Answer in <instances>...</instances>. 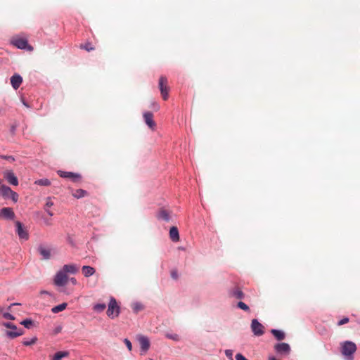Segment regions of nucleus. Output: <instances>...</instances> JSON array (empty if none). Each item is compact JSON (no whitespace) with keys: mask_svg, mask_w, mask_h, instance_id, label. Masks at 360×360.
Instances as JSON below:
<instances>
[{"mask_svg":"<svg viewBox=\"0 0 360 360\" xmlns=\"http://www.w3.org/2000/svg\"><path fill=\"white\" fill-rule=\"evenodd\" d=\"M0 195L4 199H11L14 202L18 200V194L10 187L2 185L0 186Z\"/></svg>","mask_w":360,"mask_h":360,"instance_id":"f257e3e1","label":"nucleus"},{"mask_svg":"<svg viewBox=\"0 0 360 360\" xmlns=\"http://www.w3.org/2000/svg\"><path fill=\"white\" fill-rule=\"evenodd\" d=\"M106 313L108 316L111 319L117 317L120 314V307L118 306L116 300L112 297H110Z\"/></svg>","mask_w":360,"mask_h":360,"instance_id":"f03ea898","label":"nucleus"},{"mask_svg":"<svg viewBox=\"0 0 360 360\" xmlns=\"http://www.w3.org/2000/svg\"><path fill=\"white\" fill-rule=\"evenodd\" d=\"M75 271H58L54 278V283L58 286H64L69 282V276L67 273Z\"/></svg>","mask_w":360,"mask_h":360,"instance_id":"7ed1b4c3","label":"nucleus"},{"mask_svg":"<svg viewBox=\"0 0 360 360\" xmlns=\"http://www.w3.org/2000/svg\"><path fill=\"white\" fill-rule=\"evenodd\" d=\"M356 349V345L350 341H346L342 346V354L344 356H350L353 354Z\"/></svg>","mask_w":360,"mask_h":360,"instance_id":"20e7f679","label":"nucleus"},{"mask_svg":"<svg viewBox=\"0 0 360 360\" xmlns=\"http://www.w3.org/2000/svg\"><path fill=\"white\" fill-rule=\"evenodd\" d=\"M4 326L8 328H11V330H13L11 331H6L7 336L11 338H15L23 334L22 330H18L16 326L12 323H4Z\"/></svg>","mask_w":360,"mask_h":360,"instance_id":"39448f33","label":"nucleus"},{"mask_svg":"<svg viewBox=\"0 0 360 360\" xmlns=\"http://www.w3.org/2000/svg\"><path fill=\"white\" fill-rule=\"evenodd\" d=\"M251 330L256 336H262L264 333V326L257 319L252 320Z\"/></svg>","mask_w":360,"mask_h":360,"instance_id":"423d86ee","label":"nucleus"},{"mask_svg":"<svg viewBox=\"0 0 360 360\" xmlns=\"http://www.w3.org/2000/svg\"><path fill=\"white\" fill-rule=\"evenodd\" d=\"M159 88L162 98L165 101L168 98L167 79L165 76H161L159 79Z\"/></svg>","mask_w":360,"mask_h":360,"instance_id":"0eeeda50","label":"nucleus"},{"mask_svg":"<svg viewBox=\"0 0 360 360\" xmlns=\"http://www.w3.org/2000/svg\"><path fill=\"white\" fill-rule=\"evenodd\" d=\"M79 269H81V270H83V271H93L94 270V269L90 266H87V265H83L82 267L77 264H65L62 269L61 270H63V271H75V270H79Z\"/></svg>","mask_w":360,"mask_h":360,"instance_id":"6e6552de","label":"nucleus"},{"mask_svg":"<svg viewBox=\"0 0 360 360\" xmlns=\"http://www.w3.org/2000/svg\"><path fill=\"white\" fill-rule=\"evenodd\" d=\"M12 44L20 49H26L32 50V46L28 44V41L25 39L22 38H17L13 39L11 41Z\"/></svg>","mask_w":360,"mask_h":360,"instance_id":"1a4fd4ad","label":"nucleus"},{"mask_svg":"<svg viewBox=\"0 0 360 360\" xmlns=\"http://www.w3.org/2000/svg\"><path fill=\"white\" fill-rule=\"evenodd\" d=\"M16 233L18 237L22 240H27L29 238V233L24 228L22 224L17 221H15Z\"/></svg>","mask_w":360,"mask_h":360,"instance_id":"9d476101","label":"nucleus"},{"mask_svg":"<svg viewBox=\"0 0 360 360\" xmlns=\"http://www.w3.org/2000/svg\"><path fill=\"white\" fill-rule=\"evenodd\" d=\"M15 217V213L11 207H3L0 210V218L13 220Z\"/></svg>","mask_w":360,"mask_h":360,"instance_id":"9b49d317","label":"nucleus"},{"mask_svg":"<svg viewBox=\"0 0 360 360\" xmlns=\"http://www.w3.org/2000/svg\"><path fill=\"white\" fill-rule=\"evenodd\" d=\"M37 250L40 255L41 256V257L44 259H49L51 256L52 249L49 246L42 244L39 245L37 248Z\"/></svg>","mask_w":360,"mask_h":360,"instance_id":"f8f14e48","label":"nucleus"},{"mask_svg":"<svg viewBox=\"0 0 360 360\" xmlns=\"http://www.w3.org/2000/svg\"><path fill=\"white\" fill-rule=\"evenodd\" d=\"M58 174L62 178H68L72 179L73 181H77L80 179V175L76 173L65 171H58Z\"/></svg>","mask_w":360,"mask_h":360,"instance_id":"ddd939ff","label":"nucleus"},{"mask_svg":"<svg viewBox=\"0 0 360 360\" xmlns=\"http://www.w3.org/2000/svg\"><path fill=\"white\" fill-rule=\"evenodd\" d=\"M274 349L279 354H289L290 351V345L285 342L276 344Z\"/></svg>","mask_w":360,"mask_h":360,"instance_id":"4468645a","label":"nucleus"},{"mask_svg":"<svg viewBox=\"0 0 360 360\" xmlns=\"http://www.w3.org/2000/svg\"><path fill=\"white\" fill-rule=\"evenodd\" d=\"M138 340L141 346V351L146 352L149 349L150 341L148 338L143 335L138 337Z\"/></svg>","mask_w":360,"mask_h":360,"instance_id":"2eb2a0df","label":"nucleus"},{"mask_svg":"<svg viewBox=\"0 0 360 360\" xmlns=\"http://www.w3.org/2000/svg\"><path fill=\"white\" fill-rule=\"evenodd\" d=\"M143 118L146 124L152 129L155 127V122L153 120V115L150 112H145L143 113Z\"/></svg>","mask_w":360,"mask_h":360,"instance_id":"dca6fc26","label":"nucleus"},{"mask_svg":"<svg viewBox=\"0 0 360 360\" xmlns=\"http://www.w3.org/2000/svg\"><path fill=\"white\" fill-rule=\"evenodd\" d=\"M4 176L9 184L13 186L18 185V178L15 176L13 171H7L5 172Z\"/></svg>","mask_w":360,"mask_h":360,"instance_id":"f3484780","label":"nucleus"},{"mask_svg":"<svg viewBox=\"0 0 360 360\" xmlns=\"http://www.w3.org/2000/svg\"><path fill=\"white\" fill-rule=\"evenodd\" d=\"M22 82V78L18 74L13 75L11 77V84L14 89H18Z\"/></svg>","mask_w":360,"mask_h":360,"instance_id":"a211bd4d","label":"nucleus"},{"mask_svg":"<svg viewBox=\"0 0 360 360\" xmlns=\"http://www.w3.org/2000/svg\"><path fill=\"white\" fill-rule=\"evenodd\" d=\"M157 218L159 220L169 221L170 220V213L167 210L161 209L157 213Z\"/></svg>","mask_w":360,"mask_h":360,"instance_id":"6ab92c4d","label":"nucleus"},{"mask_svg":"<svg viewBox=\"0 0 360 360\" xmlns=\"http://www.w3.org/2000/svg\"><path fill=\"white\" fill-rule=\"evenodd\" d=\"M169 237L173 242H178L179 240V230L176 226L171 227L169 230Z\"/></svg>","mask_w":360,"mask_h":360,"instance_id":"aec40b11","label":"nucleus"},{"mask_svg":"<svg viewBox=\"0 0 360 360\" xmlns=\"http://www.w3.org/2000/svg\"><path fill=\"white\" fill-rule=\"evenodd\" d=\"M271 332L278 340H283L285 338V333L281 330L272 329Z\"/></svg>","mask_w":360,"mask_h":360,"instance_id":"412c9836","label":"nucleus"},{"mask_svg":"<svg viewBox=\"0 0 360 360\" xmlns=\"http://www.w3.org/2000/svg\"><path fill=\"white\" fill-rule=\"evenodd\" d=\"M68 352H58L54 354L52 360H61L63 358L68 356Z\"/></svg>","mask_w":360,"mask_h":360,"instance_id":"4be33fe9","label":"nucleus"},{"mask_svg":"<svg viewBox=\"0 0 360 360\" xmlns=\"http://www.w3.org/2000/svg\"><path fill=\"white\" fill-rule=\"evenodd\" d=\"M66 307H67V303L63 302L60 304H58V305L53 307L51 311L53 313L56 314V313L63 311L64 309H65Z\"/></svg>","mask_w":360,"mask_h":360,"instance_id":"5701e85b","label":"nucleus"},{"mask_svg":"<svg viewBox=\"0 0 360 360\" xmlns=\"http://www.w3.org/2000/svg\"><path fill=\"white\" fill-rule=\"evenodd\" d=\"M87 192L83 189H77L73 193L72 195L76 198H81L86 195Z\"/></svg>","mask_w":360,"mask_h":360,"instance_id":"b1692460","label":"nucleus"},{"mask_svg":"<svg viewBox=\"0 0 360 360\" xmlns=\"http://www.w3.org/2000/svg\"><path fill=\"white\" fill-rule=\"evenodd\" d=\"M34 184L39 186H49L51 185V181L48 179H40L36 180Z\"/></svg>","mask_w":360,"mask_h":360,"instance_id":"393cba45","label":"nucleus"},{"mask_svg":"<svg viewBox=\"0 0 360 360\" xmlns=\"http://www.w3.org/2000/svg\"><path fill=\"white\" fill-rule=\"evenodd\" d=\"M106 308V305L105 304H96L94 306V310L97 312H101L104 311Z\"/></svg>","mask_w":360,"mask_h":360,"instance_id":"a878e982","label":"nucleus"},{"mask_svg":"<svg viewBox=\"0 0 360 360\" xmlns=\"http://www.w3.org/2000/svg\"><path fill=\"white\" fill-rule=\"evenodd\" d=\"M82 49L87 51H93L94 50V47L92 46V44L89 42H87L84 44H82L81 46H80Z\"/></svg>","mask_w":360,"mask_h":360,"instance_id":"bb28decb","label":"nucleus"},{"mask_svg":"<svg viewBox=\"0 0 360 360\" xmlns=\"http://www.w3.org/2000/svg\"><path fill=\"white\" fill-rule=\"evenodd\" d=\"M27 328H30L33 325V321L31 319H25L21 323Z\"/></svg>","mask_w":360,"mask_h":360,"instance_id":"cd10ccee","label":"nucleus"},{"mask_svg":"<svg viewBox=\"0 0 360 360\" xmlns=\"http://www.w3.org/2000/svg\"><path fill=\"white\" fill-rule=\"evenodd\" d=\"M233 295L234 297H236L237 299H243L244 297L243 292L238 289H236L233 291Z\"/></svg>","mask_w":360,"mask_h":360,"instance_id":"c85d7f7f","label":"nucleus"},{"mask_svg":"<svg viewBox=\"0 0 360 360\" xmlns=\"http://www.w3.org/2000/svg\"><path fill=\"white\" fill-rule=\"evenodd\" d=\"M237 307L245 311H250L249 307L243 302L240 301V302H238Z\"/></svg>","mask_w":360,"mask_h":360,"instance_id":"c756f323","label":"nucleus"},{"mask_svg":"<svg viewBox=\"0 0 360 360\" xmlns=\"http://www.w3.org/2000/svg\"><path fill=\"white\" fill-rule=\"evenodd\" d=\"M37 338L36 337L32 338L30 340H24L22 344L25 346H30L36 343Z\"/></svg>","mask_w":360,"mask_h":360,"instance_id":"7c9ffc66","label":"nucleus"},{"mask_svg":"<svg viewBox=\"0 0 360 360\" xmlns=\"http://www.w3.org/2000/svg\"><path fill=\"white\" fill-rule=\"evenodd\" d=\"M131 307L135 312H138L143 309V305L140 303H135L131 306Z\"/></svg>","mask_w":360,"mask_h":360,"instance_id":"2f4dec72","label":"nucleus"},{"mask_svg":"<svg viewBox=\"0 0 360 360\" xmlns=\"http://www.w3.org/2000/svg\"><path fill=\"white\" fill-rule=\"evenodd\" d=\"M0 158H1L3 160H8V161H10V162H14L15 161V158L13 156H12V155H0Z\"/></svg>","mask_w":360,"mask_h":360,"instance_id":"473e14b6","label":"nucleus"},{"mask_svg":"<svg viewBox=\"0 0 360 360\" xmlns=\"http://www.w3.org/2000/svg\"><path fill=\"white\" fill-rule=\"evenodd\" d=\"M166 336L169 339H172V340H175V341H179V335L177 334H167Z\"/></svg>","mask_w":360,"mask_h":360,"instance_id":"72a5a7b5","label":"nucleus"},{"mask_svg":"<svg viewBox=\"0 0 360 360\" xmlns=\"http://www.w3.org/2000/svg\"><path fill=\"white\" fill-rule=\"evenodd\" d=\"M349 318L347 317H344L343 319H342L341 320H340L338 323V326H342L344 324H346L349 322Z\"/></svg>","mask_w":360,"mask_h":360,"instance_id":"f704fd0d","label":"nucleus"},{"mask_svg":"<svg viewBox=\"0 0 360 360\" xmlns=\"http://www.w3.org/2000/svg\"><path fill=\"white\" fill-rule=\"evenodd\" d=\"M124 344L126 345L127 349L131 351L132 349V345L131 343V342L129 341V340H128L127 338H125L124 340Z\"/></svg>","mask_w":360,"mask_h":360,"instance_id":"c9c22d12","label":"nucleus"},{"mask_svg":"<svg viewBox=\"0 0 360 360\" xmlns=\"http://www.w3.org/2000/svg\"><path fill=\"white\" fill-rule=\"evenodd\" d=\"M53 205V202L51 201V198H48L44 208L49 209Z\"/></svg>","mask_w":360,"mask_h":360,"instance_id":"e433bc0d","label":"nucleus"},{"mask_svg":"<svg viewBox=\"0 0 360 360\" xmlns=\"http://www.w3.org/2000/svg\"><path fill=\"white\" fill-rule=\"evenodd\" d=\"M3 316L4 318L9 320H13L15 319L12 314L7 312L3 313Z\"/></svg>","mask_w":360,"mask_h":360,"instance_id":"4c0bfd02","label":"nucleus"},{"mask_svg":"<svg viewBox=\"0 0 360 360\" xmlns=\"http://www.w3.org/2000/svg\"><path fill=\"white\" fill-rule=\"evenodd\" d=\"M236 360H248L243 355L241 354H237L236 355Z\"/></svg>","mask_w":360,"mask_h":360,"instance_id":"58836bf2","label":"nucleus"},{"mask_svg":"<svg viewBox=\"0 0 360 360\" xmlns=\"http://www.w3.org/2000/svg\"><path fill=\"white\" fill-rule=\"evenodd\" d=\"M171 277L174 280L177 279L179 277L178 271H172Z\"/></svg>","mask_w":360,"mask_h":360,"instance_id":"ea45409f","label":"nucleus"},{"mask_svg":"<svg viewBox=\"0 0 360 360\" xmlns=\"http://www.w3.org/2000/svg\"><path fill=\"white\" fill-rule=\"evenodd\" d=\"M225 354L226 356L231 358L233 355V352L231 350L227 349L225 351Z\"/></svg>","mask_w":360,"mask_h":360,"instance_id":"a19ab883","label":"nucleus"},{"mask_svg":"<svg viewBox=\"0 0 360 360\" xmlns=\"http://www.w3.org/2000/svg\"><path fill=\"white\" fill-rule=\"evenodd\" d=\"M15 130H16V125H12L11 127V132L13 134H15Z\"/></svg>","mask_w":360,"mask_h":360,"instance_id":"79ce46f5","label":"nucleus"},{"mask_svg":"<svg viewBox=\"0 0 360 360\" xmlns=\"http://www.w3.org/2000/svg\"><path fill=\"white\" fill-rule=\"evenodd\" d=\"M94 273V271H84V276L86 277H89V276H91Z\"/></svg>","mask_w":360,"mask_h":360,"instance_id":"37998d69","label":"nucleus"},{"mask_svg":"<svg viewBox=\"0 0 360 360\" xmlns=\"http://www.w3.org/2000/svg\"><path fill=\"white\" fill-rule=\"evenodd\" d=\"M45 211L47 212V214L49 215V216H53V213L49 210V209H47V208H44Z\"/></svg>","mask_w":360,"mask_h":360,"instance_id":"c03bdc74","label":"nucleus"},{"mask_svg":"<svg viewBox=\"0 0 360 360\" xmlns=\"http://www.w3.org/2000/svg\"><path fill=\"white\" fill-rule=\"evenodd\" d=\"M69 281H70L72 284H76V279L75 278H69Z\"/></svg>","mask_w":360,"mask_h":360,"instance_id":"a18cd8bd","label":"nucleus"},{"mask_svg":"<svg viewBox=\"0 0 360 360\" xmlns=\"http://www.w3.org/2000/svg\"><path fill=\"white\" fill-rule=\"evenodd\" d=\"M3 314V309L2 308H0V315Z\"/></svg>","mask_w":360,"mask_h":360,"instance_id":"49530a36","label":"nucleus"},{"mask_svg":"<svg viewBox=\"0 0 360 360\" xmlns=\"http://www.w3.org/2000/svg\"><path fill=\"white\" fill-rule=\"evenodd\" d=\"M16 304H18V303H13V304H12L9 307H11V306H13V305H16Z\"/></svg>","mask_w":360,"mask_h":360,"instance_id":"de8ad7c7","label":"nucleus"},{"mask_svg":"<svg viewBox=\"0 0 360 360\" xmlns=\"http://www.w3.org/2000/svg\"><path fill=\"white\" fill-rule=\"evenodd\" d=\"M41 293H48V292L46 291H43V292H41Z\"/></svg>","mask_w":360,"mask_h":360,"instance_id":"09e8293b","label":"nucleus"},{"mask_svg":"<svg viewBox=\"0 0 360 360\" xmlns=\"http://www.w3.org/2000/svg\"><path fill=\"white\" fill-rule=\"evenodd\" d=\"M24 105L27 107H28V105L26 104V103H24Z\"/></svg>","mask_w":360,"mask_h":360,"instance_id":"8fccbe9b","label":"nucleus"}]
</instances>
